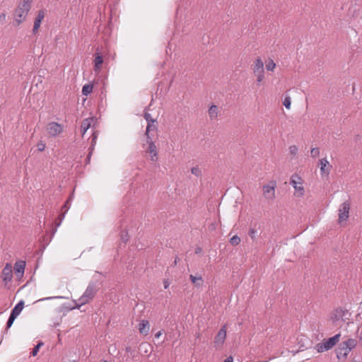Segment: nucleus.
<instances>
[{
  "instance_id": "obj_1",
  "label": "nucleus",
  "mask_w": 362,
  "mask_h": 362,
  "mask_svg": "<svg viewBox=\"0 0 362 362\" xmlns=\"http://www.w3.org/2000/svg\"><path fill=\"white\" fill-rule=\"evenodd\" d=\"M98 290L99 287L97 282H90L83 294L78 300V303H75L76 308H79L82 305L89 303L93 299Z\"/></svg>"
},
{
  "instance_id": "obj_2",
  "label": "nucleus",
  "mask_w": 362,
  "mask_h": 362,
  "mask_svg": "<svg viewBox=\"0 0 362 362\" xmlns=\"http://www.w3.org/2000/svg\"><path fill=\"white\" fill-rule=\"evenodd\" d=\"M32 1L33 0H22L19 3L14 13V19L16 23V26H18L25 21L31 8Z\"/></svg>"
},
{
  "instance_id": "obj_3",
  "label": "nucleus",
  "mask_w": 362,
  "mask_h": 362,
  "mask_svg": "<svg viewBox=\"0 0 362 362\" xmlns=\"http://www.w3.org/2000/svg\"><path fill=\"white\" fill-rule=\"evenodd\" d=\"M340 336V334H337L327 340H324L322 342L317 344L315 349L318 353L329 350L339 341Z\"/></svg>"
},
{
  "instance_id": "obj_4",
  "label": "nucleus",
  "mask_w": 362,
  "mask_h": 362,
  "mask_svg": "<svg viewBox=\"0 0 362 362\" xmlns=\"http://www.w3.org/2000/svg\"><path fill=\"white\" fill-rule=\"evenodd\" d=\"M252 69L257 83H261L264 79V63L260 57H257L255 60Z\"/></svg>"
},
{
  "instance_id": "obj_5",
  "label": "nucleus",
  "mask_w": 362,
  "mask_h": 362,
  "mask_svg": "<svg viewBox=\"0 0 362 362\" xmlns=\"http://www.w3.org/2000/svg\"><path fill=\"white\" fill-rule=\"evenodd\" d=\"M302 177L297 173L292 175L290 179V184L293 187L298 197L303 196L305 192Z\"/></svg>"
},
{
  "instance_id": "obj_6",
  "label": "nucleus",
  "mask_w": 362,
  "mask_h": 362,
  "mask_svg": "<svg viewBox=\"0 0 362 362\" xmlns=\"http://www.w3.org/2000/svg\"><path fill=\"white\" fill-rule=\"evenodd\" d=\"M276 187V182L270 181L269 184L262 187L263 195L267 200L273 201L275 199V189Z\"/></svg>"
},
{
  "instance_id": "obj_7",
  "label": "nucleus",
  "mask_w": 362,
  "mask_h": 362,
  "mask_svg": "<svg viewBox=\"0 0 362 362\" xmlns=\"http://www.w3.org/2000/svg\"><path fill=\"white\" fill-rule=\"evenodd\" d=\"M351 203L349 201H346L342 203L339 209V223H341L343 221H345L348 219L349 216V210H350Z\"/></svg>"
},
{
  "instance_id": "obj_8",
  "label": "nucleus",
  "mask_w": 362,
  "mask_h": 362,
  "mask_svg": "<svg viewBox=\"0 0 362 362\" xmlns=\"http://www.w3.org/2000/svg\"><path fill=\"white\" fill-rule=\"evenodd\" d=\"M357 344V341L355 339H348L340 344L339 354H343L345 357L348 355L349 352L353 349Z\"/></svg>"
},
{
  "instance_id": "obj_9",
  "label": "nucleus",
  "mask_w": 362,
  "mask_h": 362,
  "mask_svg": "<svg viewBox=\"0 0 362 362\" xmlns=\"http://www.w3.org/2000/svg\"><path fill=\"white\" fill-rule=\"evenodd\" d=\"M344 315H349V317H350L351 313L347 310L339 308L334 310L332 319L333 321H338L339 320H341L344 322L349 321V317H344Z\"/></svg>"
},
{
  "instance_id": "obj_10",
  "label": "nucleus",
  "mask_w": 362,
  "mask_h": 362,
  "mask_svg": "<svg viewBox=\"0 0 362 362\" xmlns=\"http://www.w3.org/2000/svg\"><path fill=\"white\" fill-rule=\"evenodd\" d=\"M47 132L52 136H56L63 132L62 126L54 122H52L48 124Z\"/></svg>"
},
{
  "instance_id": "obj_11",
  "label": "nucleus",
  "mask_w": 362,
  "mask_h": 362,
  "mask_svg": "<svg viewBox=\"0 0 362 362\" xmlns=\"http://www.w3.org/2000/svg\"><path fill=\"white\" fill-rule=\"evenodd\" d=\"M13 277L12 266L9 263H6L2 271V279L6 284L10 282Z\"/></svg>"
},
{
  "instance_id": "obj_12",
  "label": "nucleus",
  "mask_w": 362,
  "mask_h": 362,
  "mask_svg": "<svg viewBox=\"0 0 362 362\" xmlns=\"http://www.w3.org/2000/svg\"><path fill=\"white\" fill-rule=\"evenodd\" d=\"M320 173L322 175L328 177L332 169V165L329 164L327 158H322L320 160Z\"/></svg>"
},
{
  "instance_id": "obj_13",
  "label": "nucleus",
  "mask_w": 362,
  "mask_h": 362,
  "mask_svg": "<svg viewBox=\"0 0 362 362\" xmlns=\"http://www.w3.org/2000/svg\"><path fill=\"white\" fill-rule=\"evenodd\" d=\"M226 326L223 325L215 337L214 343L218 345H222L226 339Z\"/></svg>"
},
{
  "instance_id": "obj_14",
  "label": "nucleus",
  "mask_w": 362,
  "mask_h": 362,
  "mask_svg": "<svg viewBox=\"0 0 362 362\" xmlns=\"http://www.w3.org/2000/svg\"><path fill=\"white\" fill-rule=\"evenodd\" d=\"M45 11L43 10H40L38 11L37 16L35 18V21H34V25H33V33H36L37 32V30L40 26V24L42 23V21L45 18Z\"/></svg>"
},
{
  "instance_id": "obj_15",
  "label": "nucleus",
  "mask_w": 362,
  "mask_h": 362,
  "mask_svg": "<svg viewBox=\"0 0 362 362\" xmlns=\"http://www.w3.org/2000/svg\"><path fill=\"white\" fill-rule=\"evenodd\" d=\"M94 118L93 117H88L85 119H83L81 124V135L83 137L84 134L87 132V130L91 127L93 123L94 122Z\"/></svg>"
},
{
  "instance_id": "obj_16",
  "label": "nucleus",
  "mask_w": 362,
  "mask_h": 362,
  "mask_svg": "<svg viewBox=\"0 0 362 362\" xmlns=\"http://www.w3.org/2000/svg\"><path fill=\"white\" fill-rule=\"evenodd\" d=\"M97 51H98V48L97 49ZM93 62L95 71H99L101 69L102 64L103 63V58L100 52H95Z\"/></svg>"
},
{
  "instance_id": "obj_17",
  "label": "nucleus",
  "mask_w": 362,
  "mask_h": 362,
  "mask_svg": "<svg viewBox=\"0 0 362 362\" xmlns=\"http://www.w3.org/2000/svg\"><path fill=\"white\" fill-rule=\"evenodd\" d=\"M25 267V261L20 260V261H18L16 262V264L14 265V271L18 276H23V274L24 273Z\"/></svg>"
},
{
  "instance_id": "obj_18",
  "label": "nucleus",
  "mask_w": 362,
  "mask_h": 362,
  "mask_svg": "<svg viewBox=\"0 0 362 362\" xmlns=\"http://www.w3.org/2000/svg\"><path fill=\"white\" fill-rule=\"evenodd\" d=\"M149 329H150V327H149V322L148 320H142L140 321V322L139 324V330L141 334H143L144 336L147 335L148 334Z\"/></svg>"
},
{
  "instance_id": "obj_19",
  "label": "nucleus",
  "mask_w": 362,
  "mask_h": 362,
  "mask_svg": "<svg viewBox=\"0 0 362 362\" xmlns=\"http://www.w3.org/2000/svg\"><path fill=\"white\" fill-rule=\"evenodd\" d=\"M146 143L148 144V148L146 149V152L149 153L150 154H153L154 156L158 155V151L156 146L153 141L152 139H146Z\"/></svg>"
},
{
  "instance_id": "obj_20",
  "label": "nucleus",
  "mask_w": 362,
  "mask_h": 362,
  "mask_svg": "<svg viewBox=\"0 0 362 362\" xmlns=\"http://www.w3.org/2000/svg\"><path fill=\"white\" fill-rule=\"evenodd\" d=\"M97 138H98V134L95 132H93V134L91 135V144H90V146L89 148V153H88V155L87 156V158H86L88 160V161H89L90 159L91 154H92V153L94 150V147L96 144Z\"/></svg>"
},
{
  "instance_id": "obj_21",
  "label": "nucleus",
  "mask_w": 362,
  "mask_h": 362,
  "mask_svg": "<svg viewBox=\"0 0 362 362\" xmlns=\"http://www.w3.org/2000/svg\"><path fill=\"white\" fill-rule=\"evenodd\" d=\"M158 129L157 125L155 124V123H148L145 136L146 139H152V134L151 132H156Z\"/></svg>"
},
{
  "instance_id": "obj_22",
  "label": "nucleus",
  "mask_w": 362,
  "mask_h": 362,
  "mask_svg": "<svg viewBox=\"0 0 362 362\" xmlns=\"http://www.w3.org/2000/svg\"><path fill=\"white\" fill-rule=\"evenodd\" d=\"M208 113L211 119H214L217 118L219 113L218 107L215 105H212L209 108Z\"/></svg>"
},
{
  "instance_id": "obj_23",
  "label": "nucleus",
  "mask_w": 362,
  "mask_h": 362,
  "mask_svg": "<svg viewBox=\"0 0 362 362\" xmlns=\"http://www.w3.org/2000/svg\"><path fill=\"white\" fill-rule=\"evenodd\" d=\"M24 307V303L23 300H21L18 303H17L15 307L11 310V314L15 317H18V315L21 313Z\"/></svg>"
},
{
  "instance_id": "obj_24",
  "label": "nucleus",
  "mask_w": 362,
  "mask_h": 362,
  "mask_svg": "<svg viewBox=\"0 0 362 362\" xmlns=\"http://www.w3.org/2000/svg\"><path fill=\"white\" fill-rule=\"evenodd\" d=\"M189 279L193 284H194L197 287H200L203 285L204 281L201 276H194L193 275L189 276Z\"/></svg>"
},
{
  "instance_id": "obj_25",
  "label": "nucleus",
  "mask_w": 362,
  "mask_h": 362,
  "mask_svg": "<svg viewBox=\"0 0 362 362\" xmlns=\"http://www.w3.org/2000/svg\"><path fill=\"white\" fill-rule=\"evenodd\" d=\"M93 86L90 83L86 84L83 86L82 94L83 95H88L93 91Z\"/></svg>"
},
{
  "instance_id": "obj_26",
  "label": "nucleus",
  "mask_w": 362,
  "mask_h": 362,
  "mask_svg": "<svg viewBox=\"0 0 362 362\" xmlns=\"http://www.w3.org/2000/svg\"><path fill=\"white\" fill-rule=\"evenodd\" d=\"M72 198H73V194L69 196V199L66 200L65 204L62 206V211L67 212V211L69 210V209L70 207V202L72 199Z\"/></svg>"
},
{
  "instance_id": "obj_27",
  "label": "nucleus",
  "mask_w": 362,
  "mask_h": 362,
  "mask_svg": "<svg viewBox=\"0 0 362 362\" xmlns=\"http://www.w3.org/2000/svg\"><path fill=\"white\" fill-rule=\"evenodd\" d=\"M144 117L145 119L146 120L147 124L156 122V119H153L151 114L147 112H144Z\"/></svg>"
},
{
  "instance_id": "obj_28",
  "label": "nucleus",
  "mask_w": 362,
  "mask_h": 362,
  "mask_svg": "<svg viewBox=\"0 0 362 362\" xmlns=\"http://www.w3.org/2000/svg\"><path fill=\"white\" fill-rule=\"evenodd\" d=\"M191 173L197 177L202 176V170L198 166H195L191 168Z\"/></svg>"
},
{
  "instance_id": "obj_29",
  "label": "nucleus",
  "mask_w": 362,
  "mask_h": 362,
  "mask_svg": "<svg viewBox=\"0 0 362 362\" xmlns=\"http://www.w3.org/2000/svg\"><path fill=\"white\" fill-rule=\"evenodd\" d=\"M240 243V238L238 235H234L230 239V243L232 245H238Z\"/></svg>"
},
{
  "instance_id": "obj_30",
  "label": "nucleus",
  "mask_w": 362,
  "mask_h": 362,
  "mask_svg": "<svg viewBox=\"0 0 362 362\" xmlns=\"http://www.w3.org/2000/svg\"><path fill=\"white\" fill-rule=\"evenodd\" d=\"M16 318V317L13 316L11 314L10 315L8 320L7 321V323H6V332H7V330L11 327V325H13Z\"/></svg>"
},
{
  "instance_id": "obj_31",
  "label": "nucleus",
  "mask_w": 362,
  "mask_h": 362,
  "mask_svg": "<svg viewBox=\"0 0 362 362\" xmlns=\"http://www.w3.org/2000/svg\"><path fill=\"white\" fill-rule=\"evenodd\" d=\"M43 342L42 341H40L38 342V344L34 347V349H33L32 352H31V355L33 356H35L37 354V352L40 349V348L43 346Z\"/></svg>"
},
{
  "instance_id": "obj_32",
  "label": "nucleus",
  "mask_w": 362,
  "mask_h": 362,
  "mask_svg": "<svg viewBox=\"0 0 362 362\" xmlns=\"http://www.w3.org/2000/svg\"><path fill=\"white\" fill-rule=\"evenodd\" d=\"M291 97L289 95H286L284 98V100L283 102V105L285 106L286 109L291 108Z\"/></svg>"
},
{
  "instance_id": "obj_33",
  "label": "nucleus",
  "mask_w": 362,
  "mask_h": 362,
  "mask_svg": "<svg viewBox=\"0 0 362 362\" xmlns=\"http://www.w3.org/2000/svg\"><path fill=\"white\" fill-rule=\"evenodd\" d=\"M276 67V64L274 62L272 59H270L269 62L266 64V69L268 71H274Z\"/></svg>"
},
{
  "instance_id": "obj_34",
  "label": "nucleus",
  "mask_w": 362,
  "mask_h": 362,
  "mask_svg": "<svg viewBox=\"0 0 362 362\" xmlns=\"http://www.w3.org/2000/svg\"><path fill=\"white\" fill-rule=\"evenodd\" d=\"M256 234H257V230L255 228H250V230L248 231V235L252 240H256Z\"/></svg>"
},
{
  "instance_id": "obj_35",
  "label": "nucleus",
  "mask_w": 362,
  "mask_h": 362,
  "mask_svg": "<svg viewBox=\"0 0 362 362\" xmlns=\"http://www.w3.org/2000/svg\"><path fill=\"white\" fill-rule=\"evenodd\" d=\"M310 155L313 158H316L320 155V149L318 148H313L310 151Z\"/></svg>"
},
{
  "instance_id": "obj_36",
  "label": "nucleus",
  "mask_w": 362,
  "mask_h": 362,
  "mask_svg": "<svg viewBox=\"0 0 362 362\" xmlns=\"http://www.w3.org/2000/svg\"><path fill=\"white\" fill-rule=\"evenodd\" d=\"M298 147L296 145H293L289 147V153L291 155H296V153H298Z\"/></svg>"
},
{
  "instance_id": "obj_37",
  "label": "nucleus",
  "mask_w": 362,
  "mask_h": 362,
  "mask_svg": "<svg viewBox=\"0 0 362 362\" xmlns=\"http://www.w3.org/2000/svg\"><path fill=\"white\" fill-rule=\"evenodd\" d=\"M66 212L63 211V212H62V213L59 215V216H58L59 222L56 223V227H58V226H60V224H61V223H62V220L64 218V216H65V214H66Z\"/></svg>"
},
{
  "instance_id": "obj_38",
  "label": "nucleus",
  "mask_w": 362,
  "mask_h": 362,
  "mask_svg": "<svg viewBox=\"0 0 362 362\" xmlns=\"http://www.w3.org/2000/svg\"><path fill=\"white\" fill-rule=\"evenodd\" d=\"M45 148V144L44 143H39L37 144V149L39 151H43Z\"/></svg>"
},
{
  "instance_id": "obj_39",
  "label": "nucleus",
  "mask_w": 362,
  "mask_h": 362,
  "mask_svg": "<svg viewBox=\"0 0 362 362\" xmlns=\"http://www.w3.org/2000/svg\"><path fill=\"white\" fill-rule=\"evenodd\" d=\"M151 160L152 161H157V160H158V155L157 156H154L153 154H151Z\"/></svg>"
},
{
  "instance_id": "obj_40",
  "label": "nucleus",
  "mask_w": 362,
  "mask_h": 362,
  "mask_svg": "<svg viewBox=\"0 0 362 362\" xmlns=\"http://www.w3.org/2000/svg\"><path fill=\"white\" fill-rule=\"evenodd\" d=\"M179 260H180L179 257H176L175 260H174V262H173V264H172V266H173V267L176 266L177 262H179Z\"/></svg>"
},
{
  "instance_id": "obj_41",
  "label": "nucleus",
  "mask_w": 362,
  "mask_h": 362,
  "mask_svg": "<svg viewBox=\"0 0 362 362\" xmlns=\"http://www.w3.org/2000/svg\"><path fill=\"white\" fill-rule=\"evenodd\" d=\"M6 19V14L5 13H1L0 15V21H4Z\"/></svg>"
},
{
  "instance_id": "obj_42",
  "label": "nucleus",
  "mask_w": 362,
  "mask_h": 362,
  "mask_svg": "<svg viewBox=\"0 0 362 362\" xmlns=\"http://www.w3.org/2000/svg\"><path fill=\"white\" fill-rule=\"evenodd\" d=\"M224 362H233V358L231 356L227 358Z\"/></svg>"
},
{
  "instance_id": "obj_43",
  "label": "nucleus",
  "mask_w": 362,
  "mask_h": 362,
  "mask_svg": "<svg viewBox=\"0 0 362 362\" xmlns=\"http://www.w3.org/2000/svg\"><path fill=\"white\" fill-rule=\"evenodd\" d=\"M161 334H162L161 331H159V332H158L155 334V337H156V338H159V337H160V336Z\"/></svg>"
},
{
  "instance_id": "obj_44",
  "label": "nucleus",
  "mask_w": 362,
  "mask_h": 362,
  "mask_svg": "<svg viewBox=\"0 0 362 362\" xmlns=\"http://www.w3.org/2000/svg\"><path fill=\"white\" fill-rule=\"evenodd\" d=\"M168 286H169V284L167 281H165L164 282V288H168Z\"/></svg>"
},
{
  "instance_id": "obj_45",
  "label": "nucleus",
  "mask_w": 362,
  "mask_h": 362,
  "mask_svg": "<svg viewBox=\"0 0 362 362\" xmlns=\"http://www.w3.org/2000/svg\"><path fill=\"white\" fill-rule=\"evenodd\" d=\"M200 251H201V248H200V247H197V248L196 249L195 252H196V253H199Z\"/></svg>"
},
{
  "instance_id": "obj_46",
  "label": "nucleus",
  "mask_w": 362,
  "mask_h": 362,
  "mask_svg": "<svg viewBox=\"0 0 362 362\" xmlns=\"http://www.w3.org/2000/svg\"><path fill=\"white\" fill-rule=\"evenodd\" d=\"M122 240H123L124 242H127V239H124V237H123V236L122 237Z\"/></svg>"
},
{
  "instance_id": "obj_47",
  "label": "nucleus",
  "mask_w": 362,
  "mask_h": 362,
  "mask_svg": "<svg viewBox=\"0 0 362 362\" xmlns=\"http://www.w3.org/2000/svg\"><path fill=\"white\" fill-rule=\"evenodd\" d=\"M344 317H349V320H350V317H349V315H344Z\"/></svg>"
},
{
  "instance_id": "obj_48",
  "label": "nucleus",
  "mask_w": 362,
  "mask_h": 362,
  "mask_svg": "<svg viewBox=\"0 0 362 362\" xmlns=\"http://www.w3.org/2000/svg\"><path fill=\"white\" fill-rule=\"evenodd\" d=\"M56 231H57V228H55L54 230H53L52 234H54Z\"/></svg>"
},
{
  "instance_id": "obj_49",
  "label": "nucleus",
  "mask_w": 362,
  "mask_h": 362,
  "mask_svg": "<svg viewBox=\"0 0 362 362\" xmlns=\"http://www.w3.org/2000/svg\"><path fill=\"white\" fill-rule=\"evenodd\" d=\"M51 298L50 297H48L47 299H50ZM46 298H44L43 300H45Z\"/></svg>"
},
{
  "instance_id": "obj_50",
  "label": "nucleus",
  "mask_w": 362,
  "mask_h": 362,
  "mask_svg": "<svg viewBox=\"0 0 362 362\" xmlns=\"http://www.w3.org/2000/svg\"><path fill=\"white\" fill-rule=\"evenodd\" d=\"M104 362H107V361H104Z\"/></svg>"
}]
</instances>
